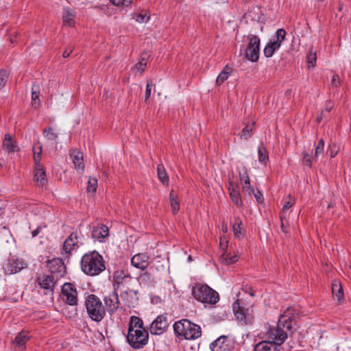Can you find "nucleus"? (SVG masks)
<instances>
[{
    "label": "nucleus",
    "mask_w": 351,
    "mask_h": 351,
    "mask_svg": "<svg viewBox=\"0 0 351 351\" xmlns=\"http://www.w3.org/2000/svg\"><path fill=\"white\" fill-rule=\"evenodd\" d=\"M125 278L124 274L123 271H117L114 275V280L115 282L119 284L121 282L122 280Z\"/></svg>",
    "instance_id": "nucleus-49"
},
{
    "label": "nucleus",
    "mask_w": 351,
    "mask_h": 351,
    "mask_svg": "<svg viewBox=\"0 0 351 351\" xmlns=\"http://www.w3.org/2000/svg\"><path fill=\"white\" fill-rule=\"evenodd\" d=\"M62 299L68 305L75 306L71 312L68 313L67 316L70 318L77 315V309L76 306L78 304L77 291L74 284L71 282H65L62 286L61 290Z\"/></svg>",
    "instance_id": "nucleus-6"
},
{
    "label": "nucleus",
    "mask_w": 351,
    "mask_h": 351,
    "mask_svg": "<svg viewBox=\"0 0 351 351\" xmlns=\"http://www.w3.org/2000/svg\"><path fill=\"white\" fill-rule=\"evenodd\" d=\"M153 86L151 80H148L146 86L145 101L146 102L150 97L152 86Z\"/></svg>",
    "instance_id": "nucleus-50"
},
{
    "label": "nucleus",
    "mask_w": 351,
    "mask_h": 351,
    "mask_svg": "<svg viewBox=\"0 0 351 351\" xmlns=\"http://www.w3.org/2000/svg\"><path fill=\"white\" fill-rule=\"evenodd\" d=\"M280 46L279 44H277L276 43L274 42L273 40H269L265 45L263 53L265 57L270 58L271 57L276 51L279 49Z\"/></svg>",
    "instance_id": "nucleus-26"
},
{
    "label": "nucleus",
    "mask_w": 351,
    "mask_h": 351,
    "mask_svg": "<svg viewBox=\"0 0 351 351\" xmlns=\"http://www.w3.org/2000/svg\"><path fill=\"white\" fill-rule=\"evenodd\" d=\"M254 125V123H252V124H247L245 127L242 130L241 132L239 134L240 137L245 140L248 139L252 135V132L253 131Z\"/></svg>",
    "instance_id": "nucleus-35"
},
{
    "label": "nucleus",
    "mask_w": 351,
    "mask_h": 351,
    "mask_svg": "<svg viewBox=\"0 0 351 351\" xmlns=\"http://www.w3.org/2000/svg\"><path fill=\"white\" fill-rule=\"evenodd\" d=\"M73 49H71V47H68L67 49H66L64 50V51L62 53V56L64 58H67L70 56L71 53L72 52Z\"/></svg>",
    "instance_id": "nucleus-56"
},
{
    "label": "nucleus",
    "mask_w": 351,
    "mask_h": 351,
    "mask_svg": "<svg viewBox=\"0 0 351 351\" xmlns=\"http://www.w3.org/2000/svg\"><path fill=\"white\" fill-rule=\"evenodd\" d=\"M84 236L80 231L71 232L69 237L64 241L62 250L65 254H71L73 251L77 250L84 245Z\"/></svg>",
    "instance_id": "nucleus-9"
},
{
    "label": "nucleus",
    "mask_w": 351,
    "mask_h": 351,
    "mask_svg": "<svg viewBox=\"0 0 351 351\" xmlns=\"http://www.w3.org/2000/svg\"><path fill=\"white\" fill-rule=\"evenodd\" d=\"M333 104L330 101H327L325 106V112H329L333 108Z\"/></svg>",
    "instance_id": "nucleus-55"
},
{
    "label": "nucleus",
    "mask_w": 351,
    "mask_h": 351,
    "mask_svg": "<svg viewBox=\"0 0 351 351\" xmlns=\"http://www.w3.org/2000/svg\"><path fill=\"white\" fill-rule=\"evenodd\" d=\"M148 58H149V55H147V53H142L139 61L142 62L147 63V60Z\"/></svg>",
    "instance_id": "nucleus-57"
},
{
    "label": "nucleus",
    "mask_w": 351,
    "mask_h": 351,
    "mask_svg": "<svg viewBox=\"0 0 351 351\" xmlns=\"http://www.w3.org/2000/svg\"><path fill=\"white\" fill-rule=\"evenodd\" d=\"M43 136L48 141L56 142L58 138V134L55 132V130L51 127H47L43 130Z\"/></svg>",
    "instance_id": "nucleus-28"
},
{
    "label": "nucleus",
    "mask_w": 351,
    "mask_h": 351,
    "mask_svg": "<svg viewBox=\"0 0 351 351\" xmlns=\"http://www.w3.org/2000/svg\"><path fill=\"white\" fill-rule=\"evenodd\" d=\"M308 67H314L316 62V52L313 51L312 49L309 50V52L306 56Z\"/></svg>",
    "instance_id": "nucleus-40"
},
{
    "label": "nucleus",
    "mask_w": 351,
    "mask_h": 351,
    "mask_svg": "<svg viewBox=\"0 0 351 351\" xmlns=\"http://www.w3.org/2000/svg\"><path fill=\"white\" fill-rule=\"evenodd\" d=\"M237 188V185L234 184L232 182H230V186L228 187V191L232 202L235 204L237 206L241 207L243 205V202L241 197V194Z\"/></svg>",
    "instance_id": "nucleus-21"
},
{
    "label": "nucleus",
    "mask_w": 351,
    "mask_h": 351,
    "mask_svg": "<svg viewBox=\"0 0 351 351\" xmlns=\"http://www.w3.org/2000/svg\"><path fill=\"white\" fill-rule=\"evenodd\" d=\"M324 154V141L322 138L318 141L315 147V154L313 158L317 161L320 157H323Z\"/></svg>",
    "instance_id": "nucleus-31"
},
{
    "label": "nucleus",
    "mask_w": 351,
    "mask_h": 351,
    "mask_svg": "<svg viewBox=\"0 0 351 351\" xmlns=\"http://www.w3.org/2000/svg\"><path fill=\"white\" fill-rule=\"evenodd\" d=\"M146 65L147 63L139 61L138 63L135 64L134 68L138 71H139L141 73H142L144 71Z\"/></svg>",
    "instance_id": "nucleus-53"
},
{
    "label": "nucleus",
    "mask_w": 351,
    "mask_h": 351,
    "mask_svg": "<svg viewBox=\"0 0 351 351\" xmlns=\"http://www.w3.org/2000/svg\"><path fill=\"white\" fill-rule=\"evenodd\" d=\"M242 224V221L239 217L234 218V222L232 226V231L234 236L239 239L241 238V237H243L241 228Z\"/></svg>",
    "instance_id": "nucleus-32"
},
{
    "label": "nucleus",
    "mask_w": 351,
    "mask_h": 351,
    "mask_svg": "<svg viewBox=\"0 0 351 351\" xmlns=\"http://www.w3.org/2000/svg\"><path fill=\"white\" fill-rule=\"evenodd\" d=\"M210 348L212 351H229L231 341L228 337L221 336L210 345Z\"/></svg>",
    "instance_id": "nucleus-17"
},
{
    "label": "nucleus",
    "mask_w": 351,
    "mask_h": 351,
    "mask_svg": "<svg viewBox=\"0 0 351 351\" xmlns=\"http://www.w3.org/2000/svg\"><path fill=\"white\" fill-rule=\"evenodd\" d=\"M149 259L146 254H137L132 258L131 263L134 267L143 270L148 266Z\"/></svg>",
    "instance_id": "nucleus-18"
},
{
    "label": "nucleus",
    "mask_w": 351,
    "mask_h": 351,
    "mask_svg": "<svg viewBox=\"0 0 351 351\" xmlns=\"http://www.w3.org/2000/svg\"><path fill=\"white\" fill-rule=\"evenodd\" d=\"M39 104V87L34 85L32 88V104L36 108Z\"/></svg>",
    "instance_id": "nucleus-34"
},
{
    "label": "nucleus",
    "mask_w": 351,
    "mask_h": 351,
    "mask_svg": "<svg viewBox=\"0 0 351 351\" xmlns=\"http://www.w3.org/2000/svg\"><path fill=\"white\" fill-rule=\"evenodd\" d=\"M228 246V241L226 238V237H221L219 241V247L223 251V253L226 252L227 247Z\"/></svg>",
    "instance_id": "nucleus-47"
},
{
    "label": "nucleus",
    "mask_w": 351,
    "mask_h": 351,
    "mask_svg": "<svg viewBox=\"0 0 351 351\" xmlns=\"http://www.w3.org/2000/svg\"><path fill=\"white\" fill-rule=\"evenodd\" d=\"M254 197H256V199L258 202L260 203V202H262V200H263V195H262V194L259 191H258L257 193H254Z\"/></svg>",
    "instance_id": "nucleus-58"
},
{
    "label": "nucleus",
    "mask_w": 351,
    "mask_h": 351,
    "mask_svg": "<svg viewBox=\"0 0 351 351\" xmlns=\"http://www.w3.org/2000/svg\"><path fill=\"white\" fill-rule=\"evenodd\" d=\"M222 231L223 232H226L228 231V227L227 226H223L222 227Z\"/></svg>",
    "instance_id": "nucleus-62"
},
{
    "label": "nucleus",
    "mask_w": 351,
    "mask_h": 351,
    "mask_svg": "<svg viewBox=\"0 0 351 351\" xmlns=\"http://www.w3.org/2000/svg\"><path fill=\"white\" fill-rule=\"evenodd\" d=\"M84 306L88 317L96 323L101 322L106 317V309L101 299L95 294H88Z\"/></svg>",
    "instance_id": "nucleus-4"
},
{
    "label": "nucleus",
    "mask_w": 351,
    "mask_h": 351,
    "mask_svg": "<svg viewBox=\"0 0 351 351\" xmlns=\"http://www.w3.org/2000/svg\"><path fill=\"white\" fill-rule=\"evenodd\" d=\"M136 291H134L132 290L125 291L122 293H121V298L125 302V305L128 307L134 306L136 303L137 298H136Z\"/></svg>",
    "instance_id": "nucleus-22"
},
{
    "label": "nucleus",
    "mask_w": 351,
    "mask_h": 351,
    "mask_svg": "<svg viewBox=\"0 0 351 351\" xmlns=\"http://www.w3.org/2000/svg\"><path fill=\"white\" fill-rule=\"evenodd\" d=\"M27 267V263L15 256L9 257L4 263L3 269L6 274H14Z\"/></svg>",
    "instance_id": "nucleus-11"
},
{
    "label": "nucleus",
    "mask_w": 351,
    "mask_h": 351,
    "mask_svg": "<svg viewBox=\"0 0 351 351\" xmlns=\"http://www.w3.org/2000/svg\"><path fill=\"white\" fill-rule=\"evenodd\" d=\"M173 328L176 336L179 339L195 340L202 335L201 327L187 319L176 322Z\"/></svg>",
    "instance_id": "nucleus-3"
},
{
    "label": "nucleus",
    "mask_w": 351,
    "mask_h": 351,
    "mask_svg": "<svg viewBox=\"0 0 351 351\" xmlns=\"http://www.w3.org/2000/svg\"><path fill=\"white\" fill-rule=\"evenodd\" d=\"M332 292L333 296L336 298L337 300H341L343 298V290L341 287L337 284H332Z\"/></svg>",
    "instance_id": "nucleus-38"
},
{
    "label": "nucleus",
    "mask_w": 351,
    "mask_h": 351,
    "mask_svg": "<svg viewBox=\"0 0 351 351\" xmlns=\"http://www.w3.org/2000/svg\"><path fill=\"white\" fill-rule=\"evenodd\" d=\"M81 268L86 275L95 276L106 269L105 262L97 251H93L82 257Z\"/></svg>",
    "instance_id": "nucleus-2"
},
{
    "label": "nucleus",
    "mask_w": 351,
    "mask_h": 351,
    "mask_svg": "<svg viewBox=\"0 0 351 351\" xmlns=\"http://www.w3.org/2000/svg\"><path fill=\"white\" fill-rule=\"evenodd\" d=\"M263 26H261V31H263Z\"/></svg>",
    "instance_id": "nucleus-63"
},
{
    "label": "nucleus",
    "mask_w": 351,
    "mask_h": 351,
    "mask_svg": "<svg viewBox=\"0 0 351 351\" xmlns=\"http://www.w3.org/2000/svg\"><path fill=\"white\" fill-rule=\"evenodd\" d=\"M286 34L287 32L284 29H278L276 32V38L272 40L281 46L285 39Z\"/></svg>",
    "instance_id": "nucleus-36"
},
{
    "label": "nucleus",
    "mask_w": 351,
    "mask_h": 351,
    "mask_svg": "<svg viewBox=\"0 0 351 351\" xmlns=\"http://www.w3.org/2000/svg\"><path fill=\"white\" fill-rule=\"evenodd\" d=\"M337 154V149H336V146H330V156L331 158H334Z\"/></svg>",
    "instance_id": "nucleus-54"
},
{
    "label": "nucleus",
    "mask_w": 351,
    "mask_h": 351,
    "mask_svg": "<svg viewBox=\"0 0 351 351\" xmlns=\"http://www.w3.org/2000/svg\"><path fill=\"white\" fill-rule=\"evenodd\" d=\"M97 186V180L96 178H90L88 182L87 191L88 192L94 193L96 191Z\"/></svg>",
    "instance_id": "nucleus-43"
},
{
    "label": "nucleus",
    "mask_w": 351,
    "mask_h": 351,
    "mask_svg": "<svg viewBox=\"0 0 351 351\" xmlns=\"http://www.w3.org/2000/svg\"><path fill=\"white\" fill-rule=\"evenodd\" d=\"M169 196L172 211L173 213H176L179 210L180 206L173 191L170 192Z\"/></svg>",
    "instance_id": "nucleus-39"
},
{
    "label": "nucleus",
    "mask_w": 351,
    "mask_h": 351,
    "mask_svg": "<svg viewBox=\"0 0 351 351\" xmlns=\"http://www.w3.org/2000/svg\"><path fill=\"white\" fill-rule=\"evenodd\" d=\"M149 16L147 14L139 13L136 15V21L140 23H146L149 21Z\"/></svg>",
    "instance_id": "nucleus-48"
},
{
    "label": "nucleus",
    "mask_w": 351,
    "mask_h": 351,
    "mask_svg": "<svg viewBox=\"0 0 351 351\" xmlns=\"http://www.w3.org/2000/svg\"><path fill=\"white\" fill-rule=\"evenodd\" d=\"M109 230L105 225L95 226L92 230L91 235L95 239L100 240L108 237Z\"/></svg>",
    "instance_id": "nucleus-20"
},
{
    "label": "nucleus",
    "mask_w": 351,
    "mask_h": 351,
    "mask_svg": "<svg viewBox=\"0 0 351 351\" xmlns=\"http://www.w3.org/2000/svg\"><path fill=\"white\" fill-rule=\"evenodd\" d=\"M314 160L308 153L303 154L302 163L304 165L311 167L312 165V160Z\"/></svg>",
    "instance_id": "nucleus-44"
},
{
    "label": "nucleus",
    "mask_w": 351,
    "mask_h": 351,
    "mask_svg": "<svg viewBox=\"0 0 351 351\" xmlns=\"http://www.w3.org/2000/svg\"><path fill=\"white\" fill-rule=\"evenodd\" d=\"M324 112H325L324 111H322L321 112V114L317 117V121L318 123L321 122V121L322 120L323 117L325 116L324 115Z\"/></svg>",
    "instance_id": "nucleus-61"
},
{
    "label": "nucleus",
    "mask_w": 351,
    "mask_h": 351,
    "mask_svg": "<svg viewBox=\"0 0 351 351\" xmlns=\"http://www.w3.org/2000/svg\"><path fill=\"white\" fill-rule=\"evenodd\" d=\"M289 198L290 199V200H289V201L285 200V203H284V205H283V207H282V213H285L286 210L290 208L294 204V200H292V201L291 200V197L289 196Z\"/></svg>",
    "instance_id": "nucleus-51"
},
{
    "label": "nucleus",
    "mask_w": 351,
    "mask_h": 351,
    "mask_svg": "<svg viewBox=\"0 0 351 351\" xmlns=\"http://www.w3.org/2000/svg\"><path fill=\"white\" fill-rule=\"evenodd\" d=\"M232 311L237 319L241 321L243 324L246 325L252 323L253 319L252 310L245 308L241 305L239 300L233 304Z\"/></svg>",
    "instance_id": "nucleus-12"
},
{
    "label": "nucleus",
    "mask_w": 351,
    "mask_h": 351,
    "mask_svg": "<svg viewBox=\"0 0 351 351\" xmlns=\"http://www.w3.org/2000/svg\"><path fill=\"white\" fill-rule=\"evenodd\" d=\"M258 160L263 164H266L269 159L268 152L265 146L263 145H259L258 148Z\"/></svg>",
    "instance_id": "nucleus-33"
},
{
    "label": "nucleus",
    "mask_w": 351,
    "mask_h": 351,
    "mask_svg": "<svg viewBox=\"0 0 351 351\" xmlns=\"http://www.w3.org/2000/svg\"><path fill=\"white\" fill-rule=\"evenodd\" d=\"M71 157L76 170L80 173H83L84 171L83 154L77 149H74L71 152Z\"/></svg>",
    "instance_id": "nucleus-19"
},
{
    "label": "nucleus",
    "mask_w": 351,
    "mask_h": 351,
    "mask_svg": "<svg viewBox=\"0 0 351 351\" xmlns=\"http://www.w3.org/2000/svg\"><path fill=\"white\" fill-rule=\"evenodd\" d=\"M58 280L53 276L50 275H43L37 278V282L40 288L45 290V294L50 293L51 295L53 294V289Z\"/></svg>",
    "instance_id": "nucleus-15"
},
{
    "label": "nucleus",
    "mask_w": 351,
    "mask_h": 351,
    "mask_svg": "<svg viewBox=\"0 0 351 351\" xmlns=\"http://www.w3.org/2000/svg\"><path fill=\"white\" fill-rule=\"evenodd\" d=\"M2 147L8 152H14L18 150V147L10 134L5 135Z\"/></svg>",
    "instance_id": "nucleus-25"
},
{
    "label": "nucleus",
    "mask_w": 351,
    "mask_h": 351,
    "mask_svg": "<svg viewBox=\"0 0 351 351\" xmlns=\"http://www.w3.org/2000/svg\"><path fill=\"white\" fill-rule=\"evenodd\" d=\"M104 306L106 313L112 315L114 314L119 308L121 303L119 299L117 291L114 290L108 295L104 297Z\"/></svg>",
    "instance_id": "nucleus-14"
},
{
    "label": "nucleus",
    "mask_w": 351,
    "mask_h": 351,
    "mask_svg": "<svg viewBox=\"0 0 351 351\" xmlns=\"http://www.w3.org/2000/svg\"><path fill=\"white\" fill-rule=\"evenodd\" d=\"M331 84L334 87H338L340 86V78L338 74L333 75Z\"/></svg>",
    "instance_id": "nucleus-52"
},
{
    "label": "nucleus",
    "mask_w": 351,
    "mask_h": 351,
    "mask_svg": "<svg viewBox=\"0 0 351 351\" xmlns=\"http://www.w3.org/2000/svg\"><path fill=\"white\" fill-rule=\"evenodd\" d=\"M219 261L224 265H230L236 263L238 261L237 254L230 256L227 252H223L219 257Z\"/></svg>",
    "instance_id": "nucleus-30"
},
{
    "label": "nucleus",
    "mask_w": 351,
    "mask_h": 351,
    "mask_svg": "<svg viewBox=\"0 0 351 351\" xmlns=\"http://www.w3.org/2000/svg\"><path fill=\"white\" fill-rule=\"evenodd\" d=\"M247 40L248 43L244 49V57L252 62H256L259 58L261 39L256 35L249 34Z\"/></svg>",
    "instance_id": "nucleus-7"
},
{
    "label": "nucleus",
    "mask_w": 351,
    "mask_h": 351,
    "mask_svg": "<svg viewBox=\"0 0 351 351\" xmlns=\"http://www.w3.org/2000/svg\"><path fill=\"white\" fill-rule=\"evenodd\" d=\"M299 316L298 309L287 308L279 317L276 326L270 328L267 332V340L257 343L254 351H280L281 345L292 333L293 322H295Z\"/></svg>",
    "instance_id": "nucleus-1"
},
{
    "label": "nucleus",
    "mask_w": 351,
    "mask_h": 351,
    "mask_svg": "<svg viewBox=\"0 0 351 351\" xmlns=\"http://www.w3.org/2000/svg\"><path fill=\"white\" fill-rule=\"evenodd\" d=\"M232 71V70L231 67L228 66V65L226 66L223 68V71H221V73L219 74L216 80L217 84L221 85V84H223L228 78Z\"/></svg>",
    "instance_id": "nucleus-29"
},
{
    "label": "nucleus",
    "mask_w": 351,
    "mask_h": 351,
    "mask_svg": "<svg viewBox=\"0 0 351 351\" xmlns=\"http://www.w3.org/2000/svg\"><path fill=\"white\" fill-rule=\"evenodd\" d=\"M193 297L203 303L215 304L219 300V294L207 285L197 284L193 290Z\"/></svg>",
    "instance_id": "nucleus-5"
},
{
    "label": "nucleus",
    "mask_w": 351,
    "mask_h": 351,
    "mask_svg": "<svg viewBox=\"0 0 351 351\" xmlns=\"http://www.w3.org/2000/svg\"><path fill=\"white\" fill-rule=\"evenodd\" d=\"M110 1L117 6H128L132 0H110Z\"/></svg>",
    "instance_id": "nucleus-45"
},
{
    "label": "nucleus",
    "mask_w": 351,
    "mask_h": 351,
    "mask_svg": "<svg viewBox=\"0 0 351 351\" xmlns=\"http://www.w3.org/2000/svg\"><path fill=\"white\" fill-rule=\"evenodd\" d=\"M40 229H41L40 227H38L36 230H33L32 232V237H36L39 234Z\"/></svg>",
    "instance_id": "nucleus-60"
},
{
    "label": "nucleus",
    "mask_w": 351,
    "mask_h": 351,
    "mask_svg": "<svg viewBox=\"0 0 351 351\" xmlns=\"http://www.w3.org/2000/svg\"><path fill=\"white\" fill-rule=\"evenodd\" d=\"M242 191L244 195L251 196L254 193V189L251 187L250 182H245L242 184Z\"/></svg>",
    "instance_id": "nucleus-42"
},
{
    "label": "nucleus",
    "mask_w": 351,
    "mask_h": 351,
    "mask_svg": "<svg viewBox=\"0 0 351 351\" xmlns=\"http://www.w3.org/2000/svg\"><path fill=\"white\" fill-rule=\"evenodd\" d=\"M75 11L69 8H64L62 13V19L64 24L71 26L75 23Z\"/></svg>",
    "instance_id": "nucleus-24"
},
{
    "label": "nucleus",
    "mask_w": 351,
    "mask_h": 351,
    "mask_svg": "<svg viewBox=\"0 0 351 351\" xmlns=\"http://www.w3.org/2000/svg\"><path fill=\"white\" fill-rule=\"evenodd\" d=\"M280 219H281V229H282V232H287V226L285 225V223L283 222V217H282V215L280 216Z\"/></svg>",
    "instance_id": "nucleus-59"
},
{
    "label": "nucleus",
    "mask_w": 351,
    "mask_h": 351,
    "mask_svg": "<svg viewBox=\"0 0 351 351\" xmlns=\"http://www.w3.org/2000/svg\"><path fill=\"white\" fill-rule=\"evenodd\" d=\"M9 77V73L7 70H0V89L5 86Z\"/></svg>",
    "instance_id": "nucleus-41"
},
{
    "label": "nucleus",
    "mask_w": 351,
    "mask_h": 351,
    "mask_svg": "<svg viewBox=\"0 0 351 351\" xmlns=\"http://www.w3.org/2000/svg\"><path fill=\"white\" fill-rule=\"evenodd\" d=\"M47 267L51 273L50 276L58 280L63 277L66 273V265L61 258H53L47 262Z\"/></svg>",
    "instance_id": "nucleus-13"
},
{
    "label": "nucleus",
    "mask_w": 351,
    "mask_h": 351,
    "mask_svg": "<svg viewBox=\"0 0 351 351\" xmlns=\"http://www.w3.org/2000/svg\"><path fill=\"white\" fill-rule=\"evenodd\" d=\"M239 178L242 184L245 183V182H250V178L245 167H243L242 172H239Z\"/></svg>",
    "instance_id": "nucleus-46"
},
{
    "label": "nucleus",
    "mask_w": 351,
    "mask_h": 351,
    "mask_svg": "<svg viewBox=\"0 0 351 351\" xmlns=\"http://www.w3.org/2000/svg\"><path fill=\"white\" fill-rule=\"evenodd\" d=\"M168 325L167 317L160 315L152 323L149 328L150 332L152 335H160L167 328Z\"/></svg>",
    "instance_id": "nucleus-16"
},
{
    "label": "nucleus",
    "mask_w": 351,
    "mask_h": 351,
    "mask_svg": "<svg viewBox=\"0 0 351 351\" xmlns=\"http://www.w3.org/2000/svg\"><path fill=\"white\" fill-rule=\"evenodd\" d=\"M142 328H145L143 326V320L138 317L132 316L130 319L128 331H131L132 330H139Z\"/></svg>",
    "instance_id": "nucleus-27"
},
{
    "label": "nucleus",
    "mask_w": 351,
    "mask_h": 351,
    "mask_svg": "<svg viewBox=\"0 0 351 351\" xmlns=\"http://www.w3.org/2000/svg\"><path fill=\"white\" fill-rule=\"evenodd\" d=\"M148 332L145 329L128 331L127 341L134 349H141L147 344Z\"/></svg>",
    "instance_id": "nucleus-8"
},
{
    "label": "nucleus",
    "mask_w": 351,
    "mask_h": 351,
    "mask_svg": "<svg viewBox=\"0 0 351 351\" xmlns=\"http://www.w3.org/2000/svg\"><path fill=\"white\" fill-rule=\"evenodd\" d=\"M42 146L38 147V152L34 153V178L38 185L43 186L47 183L45 171L40 163Z\"/></svg>",
    "instance_id": "nucleus-10"
},
{
    "label": "nucleus",
    "mask_w": 351,
    "mask_h": 351,
    "mask_svg": "<svg viewBox=\"0 0 351 351\" xmlns=\"http://www.w3.org/2000/svg\"><path fill=\"white\" fill-rule=\"evenodd\" d=\"M29 339V337L28 335V333L27 332L22 331L19 332L14 338L13 341V344L15 346L21 348V351H24L25 349V346Z\"/></svg>",
    "instance_id": "nucleus-23"
},
{
    "label": "nucleus",
    "mask_w": 351,
    "mask_h": 351,
    "mask_svg": "<svg viewBox=\"0 0 351 351\" xmlns=\"http://www.w3.org/2000/svg\"><path fill=\"white\" fill-rule=\"evenodd\" d=\"M158 177L159 180L163 183H167L169 178L162 165H158L157 167Z\"/></svg>",
    "instance_id": "nucleus-37"
}]
</instances>
